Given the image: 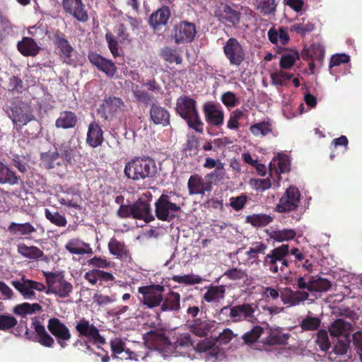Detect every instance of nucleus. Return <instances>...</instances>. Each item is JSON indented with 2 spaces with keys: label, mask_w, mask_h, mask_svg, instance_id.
Instances as JSON below:
<instances>
[{
  "label": "nucleus",
  "mask_w": 362,
  "mask_h": 362,
  "mask_svg": "<svg viewBox=\"0 0 362 362\" xmlns=\"http://www.w3.org/2000/svg\"><path fill=\"white\" fill-rule=\"evenodd\" d=\"M124 175L134 182L151 180L158 173L155 160L149 156H136L128 161L124 169Z\"/></svg>",
  "instance_id": "nucleus-1"
},
{
  "label": "nucleus",
  "mask_w": 362,
  "mask_h": 362,
  "mask_svg": "<svg viewBox=\"0 0 362 362\" xmlns=\"http://www.w3.org/2000/svg\"><path fill=\"white\" fill-rule=\"evenodd\" d=\"M175 111L186 122L189 129L199 134L204 133V124L201 119L194 99L189 95H182L176 100Z\"/></svg>",
  "instance_id": "nucleus-2"
},
{
  "label": "nucleus",
  "mask_w": 362,
  "mask_h": 362,
  "mask_svg": "<svg viewBox=\"0 0 362 362\" xmlns=\"http://www.w3.org/2000/svg\"><path fill=\"white\" fill-rule=\"evenodd\" d=\"M178 194L170 191L168 193H163L154 203V216L159 221L171 222L176 218L182 211L180 204L174 201V197Z\"/></svg>",
  "instance_id": "nucleus-3"
},
{
  "label": "nucleus",
  "mask_w": 362,
  "mask_h": 362,
  "mask_svg": "<svg viewBox=\"0 0 362 362\" xmlns=\"http://www.w3.org/2000/svg\"><path fill=\"white\" fill-rule=\"evenodd\" d=\"M300 196L298 187L293 185L290 186L280 198L275 207V211L280 214L291 213V218L299 221L302 214L300 208Z\"/></svg>",
  "instance_id": "nucleus-4"
},
{
  "label": "nucleus",
  "mask_w": 362,
  "mask_h": 362,
  "mask_svg": "<svg viewBox=\"0 0 362 362\" xmlns=\"http://www.w3.org/2000/svg\"><path fill=\"white\" fill-rule=\"evenodd\" d=\"M293 259L289 256V245L282 244L274 248L267 254L263 260L264 266L268 267L270 272L276 274L280 270L284 272L285 268L289 267Z\"/></svg>",
  "instance_id": "nucleus-5"
},
{
  "label": "nucleus",
  "mask_w": 362,
  "mask_h": 362,
  "mask_svg": "<svg viewBox=\"0 0 362 362\" xmlns=\"http://www.w3.org/2000/svg\"><path fill=\"white\" fill-rule=\"evenodd\" d=\"M48 289L45 290L47 294L53 293L62 298H67L73 291V285L67 281L62 273L44 272Z\"/></svg>",
  "instance_id": "nucleus-6"
},
{
  "label": "nucleus",
  "mask_w": 362,
  "mask_h": 362,
  "mask_svg": "<svg viewBox=\"0 0 362 362\" xmlns=\"http://www.w3.org/2000/svg\"><path fill=\"white\" fill-rule=\"evenodd\" d=\"M257 308V305L255 303H243L234 306L226 305L220 310L219 314L227 315V312L229 310L228 316L233 322L242 321L254 322L256 320L255 313Z\"/></svg>",
  "instance_id": "nucleus-7"
},
{
  "label": "nucleus",
  "mask_w": 362,
  "mask_h": 362,
  "mask_svg": "<svg viewBox=\"0 0 362 362\" xmlns=\"http://www.w3.org/2000/svg\"><path fill=\"white\" fill-rule=\"evenodd\" d=\"M197 33V27L194 23L182 20L173 25L170 38L176 45L189 44L194 40Z\"/></svg>",
  "instance_id": "nucleus-8"
},
{
  "label": "nucleus",
  "mask_w": 362,
  "mask_h": 362,
  "mask_svg": "<svg viewBox=\"0 0 362 362\" xmlns=\"http://www.w3.org/2000/svg\"><path fill=\"white\" fill-rule=\"evenodd\" d=\"M165 288L159 284L140 286L138 293L142 296L141 303L148 308H154L160 306L163 300Z\"/></svg>",
  "instance_id": "nucleus-9"
},
{
  "label": "nucleus",
  "mask_w": 362,
  "mask_h": 362,
  "mask_svg": "<svg viewBox=\"0 0 362 362\" xmlns=\"http://www.w3.org/2000/svg\"><path fill=\"white\" fill-rule=\"evenodd\" d=\"M9 110L8 115L16 125L23 127L35 119L32 107L23 101H13Z\"/></svg>",
  "instance_id": "nucleus-10"
},
{
  "label": "nucleus",
  "mask_w": 362,
  "mask_h": 362,
  "mask_svg": "<svg viewBox=\"0 0 362 362\" xmlns=\"http://www.w3.org/2000/svg\"><path fill=\"white\" fill-rule=\"evenodd\" d=\"M223 51L231 66L239 67L245 60L246 52L236 38H229L223 45Z\"/></svg>",
  "instance_id": "nucleus-11"
},
{
  "label": "nucleus",
  "mask_w": 362,
  "mask_h": 362,
  "mask_svg": "<svg viewBox=\"0 0 362 362\" xmlns=\"http://www.w3.org/2000/svg\"><path fill=\"white\" fill-rule=\"evenodd\" d=\"M124 106V102L120 98L106 96L97 109V112L105 122H110Z\"/></svg>",
  "instance_id": "nucleus-12"
},
{
  "label": "nucleus",
  "mask_w": 362,
  "mask_h": 362,
  "mask_svg": "<svg viewBox=\"0 0 362 362\" xmlns=\"http://www.w3.org/2000/svg\"><path fill=\"white\" fill-rule=\"evenodd\" d=\"M11 284L25 299L28 300L36 299L35 291L42 292L46 290V286L42 283L26 279L25 276L20 281L13 280Z\"/></svg>",
  "instance_id": "nucleus-13"
},
{
  "label": "nucleus",
  "mask_w": 362,
  "mask_h": 362,
  "mask_svg": "<svg viewBox=\"0 0 362 362\" xmlns=\"http://www.w3.org/2000/svg\"><path fill=\"white\" fill-rule=\"evenodd\" d=\"M76 331L79 337H84L93 344L104 345L105 339L100 334L99 329L93 324H90L84 317L80 319L76 325Z\"/></svg>",
  "instance_id": "nucleus-14"
},
{
  "label": "nucleus",
  "mask_w": 362,
  "mask_h": 362,
  "mask_svg": "<svg viewBox=\"0 0 362 362\" xmlns=\"http://www.w3.org/2000/svg\"><path fill=\"white\" fill-rule=\"evenodd\" d=\"M202 110L209 126L220 128L223 124L224 112L219 103L208 101L203 105Z\"/></svg>",
  "instance_id": "nucleus-15"
},
{
  "label": "nucleus",
  "mask_w": 362,
  "mask_h": 362,
  "mask_svg": "<svg viewBox=\"0 0 362 362\" xmlns=\"http://www.w3.org/2000/svg\"><path fill=\"white\" fill-rule=\"evenodd\" d=\"M47 327L50 334L56 338L59 346L62 349L66 348L67 346L66 341L71 338L69 327L57 317L49 318Z\"/></svg>",
  "instance_id": "nucleus-16"
},
{
  "label": "nucleus",
  "mask_w": 362,
  "mask_h": 362,
  "mask_svg": "<svg viewBox=\"0 0 362 362\" xmlns=\"http://www.w3.org/2000/svg\"><path fill=\"white\" fill-rule=\"evenodd\" d=\"M53 42L63 62L69 65L73 64L74 61L71 57L74 48L66 38L65 35L59 30H56L53 33Z\"/></svg>",
  "instance_id": "nucleus-17"
},
{
  "label": "nucleus",
  "mask_w": 362,
  "mask_h": 362,
  "mask_svg": "<svg viewBox=\"0 0 362 362\" xmlns=\"http://www.w3.org/2000/svg\"><path fill=\"white\" fill-rule=\"evenodd\" d=\"M32 325L36 333V338H34L33 334L26 327L25 332L26 339L30 341H37L45 347L52 348L54 345V339L47 332L45 326L41 325L36 319L33 321Z\"/></svg>",
  "instance_id": "nucleus-18"
},
{
  "label": "nucleus",
  "mask_w": 362,
  "mask_h": 362,
  "mask_svg": "<svg viewBox=\"0 0 362 362\" xmlns=\"http://www.w3.org/2000/svg\"><path fill=\"white\" fill-rule=\"evenodd\" d=\"M89 62L97 69L105 73L107 76L112 78L117 73V68L110 59H107L96 52H90L88 55Z\"/></svg>",
  "instance_id": "nucleus-19"
},
{
  "label": "nucleus",
  "mask_w": 362,
  "mask_h": 362,
  "mask_svg": "<svg viewBox=\"0 0 362 362\" xmlns=\"http://www.w3.org/2000/svg\"><path fill=\"white\" fill-rule=\"evenodd\" d=\"M214 16L221 21H225L235 26L240 21V12L233 9L228 4L221 2L214 11Z\"/></svg>",
  "instance_id": "nucleus-20"
},
{
  "label": "nucleus",
  "mask_w": 362,
  "mask_h": 362,
  "mask_svg": "<svg viewBox=\"0 0 362 362\" xmlns=\"http://www.w3.org/2000/svg\"><path fill=\"white\" fill-rule=\"evenodd\" d=\"M170 16V8L163 6L150 15L148 23L153 32L158 33L162 30L163 27L167 25Z\"/></svg>",
  "instance_id": "nucleus-21"
},
{
  "label": "nucleus",
  "mask_w": 362,
  "mask_h": 362,
  "mask_svg": "<svg viewBox=\"0 0 362 362\" xmlns=\"http://www.w3.org/2000/svg\"><path fill=\"white\" fill-rule=\"evenodd\" d=\"M62 6L66 13L74 16L79 22L88 21V14L82 0H63Z\"/></svg>",
  "instance_id": "nucleus-22"
},
{
  "label": "nucleus",
  "mask_w": 362,
  "mask_h": 362,
  "mask_svg": "<svg viewBox=\"0 0 362 362\" xmlns=\"http://www.w3.org/2000/svg\"><path fill=\"white\" fill-rule=\"evenodd\" d=\"M132 215L134 219L143 220L146 223L155 221V216L151 212V204L142 199H139L132 204Z\"/></svg>",
  "instance_id": "nucleus-23"
},
{
  "label": "nucleus",
  "mask_w": 362,
  "mask_h": 362,
  "mask_svg": "<svg viewBox=\"0 0 362 362\" xmlns=\"http://www.w3.org/2000/svg\"><path fill=\"white\" fill-rule=\"evenodd\" d=\"M309 293L305 291H293L291 288L284 287L280 290V298L284 305L290 307L298 305L308 300Z\"/></svg>",
  "instance_id": "nucleus-24"
},
{
  "label": "nucleus",
  "mask_w": 362,
  "mask_h": 362,
  "mask_svg": "<svg viewBox=\"0 0 362 362\" xmlns=\"http://www.w3.org/2000/svg\"><path fill=\"white\" fill-rule=\"evenodd\" d=\"M187 188L189 195H204L206 192L211 190V182L204 181L203 177L198 174H194L188 180Z\"/></svg>",
  "instance_id": "nucleus-25"
},
{
  "label": "nucleus",
  "mask_w": 362,
  "mask_h": 362,
  "mask_svg": "<svg viewBox=\"0 0 362 362\" xmlns=\"http://www.w3.org/2000/svg\"><path fill=\"white\" fill-rule=\"evenodd\" d=\"M150 118L155 124L166 127L170 124V115L169 111L158 104L153 103L150 108Z\"/></svg>",
  "instance_id": "nucleus-26"
},
{
  "label": "nucleus",
  "mask_w": 362,
  "mask_h": 362,
  "mask_svg": "<svg viewBox=\"0 0 362 362\" xmlns=\"http://www.w3.org/2000/svg\"><path fill=\"white\" fill-rule=\"evenodd\" d=\"M103 141V131L100 126L95 121L90 122L87 132V144L92 148H96L101 146Z\"/></svg>",
  "instance_id": "nucleus-27"
},
{
  "label": "nucleus",
  "mask_w": 362,
  "mask_h": 362,
  "mask_svg": "<svg viewBox=\"0 0 362 362\" xmlns=\"http://www.w3.org/2000/svg\"><path fill=\"white\" fill-rule=\"evenodd\" d=\"M17 49L25 57H35L41 49L35 40L29 37H23L21 41H18Z\"/></svg>",
  "instance_id": "nucleus-28"
},
{
  "label": "nucleus",
  "mask_w": 362,
  "mask_h": 362,
  "mask_svg": "<svg viewBox=\"0 0 362 362\" xmlns=\"http://www.w3.org/2000/svg\"><path fill=\"white\" fill-rule=\"evenodd\" d=\"M180 310V295L175 291H170L160 305V312H178Z\"/></svg>",
  "instance_id": "nucleus-29"
},
{
  "label": "nucleus",
  "mask_w": 362,
  "mask_h": 362,
  "mask_svg": "<svg viewBox=\"0 0 362 362\" xmlns=\"http://www.w3.org/2000/svg\"><path fill=\"white\" fill-rule=\"evenodd\" d=\"M108 250L111 255L116 256L121 260L126 261L131 258L130 252L124 242L119 241L115 237L108 243Z\"/></svg>",
  "instance_id": "nucleus-30"
},
{
  "label": "nucleus",
  "mask_w": 362,
  "mask_h": 362,
  "mask_svg": "<svg viewBox=\"0 0 362 362\" xmlns=\"http://www.w3.org/2000/svg\"><path fill=\"white\" fill-rule=\"evenodd\" d=\"M21 181L18 175L8 165L0 161V185H17Z\"/></svg>",
  "instance_id": "nucleus-31"
},
{
  "label": "nucleus",
  "mask_w": 362,
  "mask_h": 362,
  "mask_svg": "<svg viewBox=\"0 0 362 362\" xmlns=\"http://www.w3.org/2000/svg\"><path fill=\"white\" fill-rule=\"evenodd\" d=\"M78 123V117L75 112L65 110L60 112L59 117L55 121V127L58 129L74 128Z\"/></svg>",
  "instance_id": "nucleus-32"
},
{
  "label": "nucleus",
  "mask_w": 362,
  "mask_h": 362,
  "mask_svg": "<svg viewBox=\"0 0 362 362\" xmlns=\"http://www.w3.org/2000/svg\"><path fill=\"white\" fill-rule=\"evenodd\" d=\"M40 159L46 169H54L66 163L56 151L41 153Z\"/></svg>",
  "instance_id": "nucleus-33"
},
{
  "label": "nucleus",
  "mask_w": 362,
  "mask_h": 362,
  "mask_svg": "<svg viewBox=\"0 0 362 362\" xmlns=\"http://www.w3.org/2000/svg\"><path fill=\"white\" fill-rule=\"evenodd\" d=\"M144 339L146 343L155 349H159L168 341V339L164 332L157 329L148 332L145 334Z\"/></svg>",
  "instance_id": "nucleus-34"
},
{
  "label": "nucleus",
  "mask_w": 362,
  "mask_h": 362,
  "mask_svg": "<svg viewBox=\"0 0 362 362\" xmlns=\"http://www.w3.org/2000/svg\"><path fill=\"white\" fill-rule=\"evenodd\" d=\"M352 325L343 319H337L332 323L329 328L331 336L337 338L344 337L346 334H349V330L351 329Z\"/></svg>",
  "instance_id": "nucleus-35"
},
{
  "label": "nucleus",
  "mask_w": 362,
  "mask_h": 362,
  "mask_svg": "<svg viewBox=\"0 0 362 362\" xmlns=\"http://www.w3.org/2000/svg\"><path fill=\"white\" fill-rule=\"evenodd\" d=\"M190 331L196 336L206 337L214 327V323L209 320L196 319L190 325Z\"/></svg>",
  "instance_id": "nucleus-36"
},
{
  "label": "nucleus",
  "mask_w": 362,
  "mask_h": 362,
  "mask_svg": "<svg viewBox=\"0 0 362 362\" xmlns=\"http://www.w3.org/2000/svg\"><path fill=\"white\" fill-rule=\"evenodd\" d=\"M18 252L23 257L30 259L45 260L47 259L42 250L36 246H28L25 244L18 245Z\"/></svg>",
  "instance_id": "nucleus-37"
},
{
  "label": "nucleus",
  "mask_w": 362,
  "mask_h": 362,
  "mask_svg": "<svg viewBox=\"0 0 362 362\" xmlns=\"http://www.w3.org/2000/svg\"><path fill=\"white\" fill-rule=\"evenodd\" d=\"M8 230L14 235L29 236L37 231L36 228L30 223H17L12 222L8 227Z\"/></svg>",
  "instance_id": "nucleus-38"
},
{
  "label": "nucleus",
  "mask_w": 362,
  "mask_h": 362,
  "mask_svg": "<svg viewBox=\"0 0 362 362\" xmlns=\"http://www.w3.org/2000/svg\"><path fill=\"white\" fill-rule=\"evenodd\" d=\"M226 286L224 285L210 286L204 295V300L207 303H218L225 297Z\"/></svg>",
  "instance_id": "nucleus-39"
},
{
  "label": "nucleus",
  "mask_w": 362,
  "mask_h": 362,
  "mask_svg": "<svg viewBox=\"0 0 362 362\" xmlns=\"http://www.w3.org/2000/svg\"><path fill=\"white\" fill-rule=\"evenodd\" d=\"M42 310V306L37 303H29L25 302L18 304L13 308V313L15 315L21 317H25L28 315H33L37 313H40Z\"/></svg>",
  "instance_id": "nucleus-40"
},
{
  "label": "nucleus",
  "mask_w": 362,
  "mask_h": 362,
  "mask_svg": "<svg viewBox=\"0 0 362 362\" xmlns=\"http://www.w3.org/2000/svg\"><path fill=\"white\" fill-rule=\"evenodd\" d=\"M279 0H255V8L264 16L274 15Z\"/></svg>",
  "instance_id": "nucleus-41"
},
{
  "label": "nucleus",
  "mask_w": 362,
  "mask_h": 362,
  "mask_svg": "<svg viewBox=\"0 0 362 362\" xmlns=\"http://www.w3.org/2000/svg\"><path fill=\"white\" fill-rule=\"evenodd\" d=\"M54 148L61 158L66 163H71L74 156L75 148L71 145V141H64L61 144H54Z\"/></svg>",
  "instance_id": "nucleus-42"
},
{
  "label": "nucleus",
  "mask_w": 362,
  "mask_h": 362,
  "mask_svg": "<svg viewBox=\"0 0 362 362\" xmlns=\"http://www.w3.org/2000/svg\"><path fill=\"white\" fill-rule=\"evenodd\" d=\"M273 167L277 168L278 173H285L290 170V161L288 157L284 153H279L273 158L269 164L270 170Z\"/></svg>",
  "instance_id": "nucleus-43"
},
{
  "label": "nucleus",
  "mask_w": 362,
  "mask_h": 362,
  "mask_svg": "<svg viewBox=\"0 0 362 362\" xmlns=\"http://www.w3.org/2000/svg\"><path fill=\"white\" fill-rule=\"evenodd\" d=\"M110 348L114 355H119L122 352L125 351L127 354V358L138 360L136 354L129 349L125 350V342L120 338H115L110 341Z\"/></svg>",
  "instance_id": "nucleus-44"
},
{
  "label": "nucleus",
  "mask_w": 362,
  "mask_h": 362,
  "mask_svg": "<svg viewBox=\"0 0 362 362\" xmlns=\"http://www.w3.org/2000/svg\"><path fill=\"white\" fill-rule=\"evenodd\" d=\"M273 218L265 214L249 215L246 217V221L254 227H264L272 222Z\"/></svg>",
  "instance_id": "nucleus-45"
},
{
  "label": "nucleus",
  "mask_w": 362,
  "mask_h": 362,
  "mask_svg": "<svg viewBox=\"0 0 362 362\" xmlns=\"http://www.w3.org/2000/svg\"><path fill=\"white\" fill-rule=\"evenodd\" d=\"M296 235V232L294 229H277L272 230L269 234L271 239L279 243L293 240Z\"/></svg>",
  "instance_id": "nucleus-46"
},
{
  "label": "nucleus",
  "mask_w": 362,
  "mask_h": 362,
  "mask_svg": "<svg viewBox=\"0 0 362 362\" xmlns=\"http://www.w3.org/2000/svg\"><path fill=\"white\" fill-rule=\"evenodd\" d=\"M250 131L255 136L264 137L272 133V125L268 121H263L251 125Z\"/></svg>",
  "instance_id": "nucleus-47"
},
{
  "label": "nucleus",
  "mask_w": 362,
  "mask_h": 362,
  "mask_svg": "<svg viewBox=\"0 0 362 362\" xmlns=\"http://www.w3.org/2000/svg\"><path fill=\"white\" fill-rule=\"evenodd\" d=\"M203 166L204 168L208 169L216 168L215 170L207 174V177L213 178L214 177L216 176L217 178L219 177L220 180L223 178V173L219 174L218 171L223 170V164L219 160H216L212 158L207 157L205 160V163H204Z\"/></svg>",
  "instance_id": "nucleus-48"
},
{
  "label": "nucleus",
  "mask_w": 362,
  "mask_h": 362,
  "mask_svg": "<svg viewBox=\"0 0 362 362\" xmlns=\"http://www.w3.org/2000/svg\"><path fill=\"white\" fill-rule=\"evenodd\" d=\"M131 90L136 101L137 102L148 105L153 100V96L152 95L149 94L144 90H141L136 84L132 83Z\"/></svg>",
  "instance_id": "nucleus-49"
},
{
  "label": "nucleus",
  "mask_w": 362,
  "mask_h": 362,
  "mask_svg": "<svg viewBox=\"0 0 362 362\" xmlns=\"http://www.w3.org/2000/svg\"><path fill=\"white\" fill-rule=\"evenodd\" d=\"M160 57L169 63L175 62L177 64H180L182 62V57L177 50L170 47H165L160 50Z\"/></svg>",
  "instance_id": "nucleus-50"
},
{
  "label": "nucleus",
  "mask_w": 362,
  "mask_h": 362,
  "mask_svg": "<svg viewBox=\"0 0 362 362\" xmlns=\"http://www.w3.org/2000/svg\"><path fill=\"white\" fill-rule=\"evenodd\" d=\"M45 216L51 223L58 227H65L67 224L66 217L58 211L52 212L49 209H45Z\"/></svg>",
  "instance_id": "nucleus-51"
},
{
  "label": "nucleus",
  "mask_w": 362,
  "mask_h": 362,
  "mask_svg": "<svg viewBox=\"0 0 362 362\" xmlns=\"http://www.w3.org/2000/svg\"><path fill=\"white\" fill-rule=\"evenodd\" d=\"M320 324L319 317L308 315L301 321L300 326L303 331H315L318 329Z\"/></svg>",
  "instance_id": "nucleus-52"
},
{
  "label": "nucleus",
  "mask_w": 362,
  "mask_h": 362,
  "mask_svg": "<svg viewBox=\"0 0 362 362\" xmlns=\"http://www.w3.org/2000/svg\"><path fill=\"white\" fill-rule=\"evenodd\" d=\"M314 28V24L304 18H302V22L296 23L292 25V30L301 35L302 36H304L305 34L312 32Z\"/></svg>",
  "instance_id": "nucleus-53"
},
{
  "label": "nucleus",
  "mask_w": 362,
  "mask_h": 362,
  "mask_svg": "<svg viewBox=\"0 0 362 362\" xmlns=\"http://www.w3.org/2000/svg\"><path fill=\"white\" fill-rule=\"evenodd\" d=\"M332 286L330 281L327 279L319 277L317 279L313 278V284L311 286V292H327Z\"/></svg>",
  "instance_id": "nucleus-54"
},
{
  "label": "nucleus",
  "mask_w": 362,
  "mask_h": 362,
  "mask_svg": "<svg viewBox=\"0 0 362 362\" xmlns=\"http://www.w3.org/2000/svg\"><path fill=\"white\" fill-rule=\"evenodd\" d=\"M263 332V328L259 325L255 326L250 332L245 333L242 339L244 344H249L256 342Z\"/></svg>",
  "instance_id": "nucleus-55"
},
{
  "label": "nucleus",
  "mask_w": 362,
  "mask_h": 362,
  "mask_svg": "<svg viewBox=\"0 0 362 362\" xmlns=\"http://www.w3.org/2000/svg\"><path fill=\"white\" fill-rule=\"evenodd\" d=\"M267 248V245L262 242H255L252 244V247L246 251L245 255L250 259H256L257 254L264 255Z\"/></svg>",
  "instance_id": "nucleus-56"
},
{
  "label": "nucleus",
  "mask_w": 362,
  "mask_h": 362,
  "mask_svg": "<svg viewBox=\"0 0 362 362\" xmlns=\"http://www.w3.org/2000/svg\"><path fill=\"white\" fill-rule=\"evenodd\" d=\"M350 342L349 334H346L344 337L337 338V341L334 346L333 351L337 355H344L346 354Z\"/></svg>",
  "instance_id": "nucleus-57"
},
{
  "label": "nucleus",
  "mask_w": 362,
  "mask_h": 362,
  "mask_svg": "<svg viewBox=\"0 0 362 362\" xmlns=\"http://www.w3.org/2000/svg\"><path fill=\"white\" fill-rule=\"evenodd\" d=\"M290 337L289 334H282L281 332H272L267 338V344L269 345H284L287 343Z\"/></svg>",
  "instance_id": "nucleus-58"
},
{
  "label": "nucleus",
  "mask_w": 362,
  "mask_h": 362,
  "mask_svg": "<svg viewBox=\"0 0 362 362\" xmlns=\"http://www.w3.org/2000/svg\"><path fill=\"white\" fill-rule=\"evenodd\" d=\"M244 115L243 111L240 109L233 110L230 114L229 119L227 122V127L229 129L237 130L240 127L239 120H240Z\"/></svg>",
  "instance_id": "nucleus-59"
},
{
  "label": "nucleus",
  "mask_w": 362,
  "mask_h": 362,
  "mask_svg": "<svg viewBox=\"0 0 362 362\" xmlns=\"http://www.w3.org/2000/svg\"><path fill=\"white\" fill-rule=\"evenodd\" d=\"M80 241L76 239L70 240L66 245L65 249L73 255H85L89 252L83 247L80 246Z\"/></svg>",
  "instance_id": "nucleus-60"
},
{
  "label": "nucleus",
  "mask_w": 362,
  "mask_h": 362,
  "mask_svg": "<svg viewBox=\"0 0 362 362\" xmlns=\"http://www.w3.org/2000/svg\"><path fill=\"white\" fill-rule=\"evenodd\" d=\"M316 343L322 351H328L331 346L328 333L325 329H320L317 333Z\"/></svg>",
  "instance_id": "nucleus-61"
},
{
  "label": "nucleus",
  "mask_w": 362,
  "mask_h": 362,
  "mask_svg": "<svg viewBox=\"0 0 362 362\" xmlns=\"http://www.w3.org/2000/svg\"><path fill=\"white\" fill-rule=\"evenodd\" d=\"M18 324V320L15 317L11 315H0V330L7 331Z\"/></svg>",
  "instance_id": "nucleus-62"
},
{
  "label": "nucleus",
  "mask_w": 362,
  "mask_h": 362,
  "mask_svg": "<svg viewBox=\"0 0 362 362\" xmlns=\"http://www.w3.org/2000/svg\"><path fill=\"white\" fill-rule=\"evenodd\" d=\"M23 89V81L16 76L9 78L8 83V91L12 94L22 93Z\"/></svg>",
  "instance_id": "nucleus-63"
},
{
  "label": "nucleus",
  "mask_w": 362,
  "mask_h": 362,
  "mask_svg": "<svg viewBox=\"0 0 362 362\" xmlns=\"http://www.w3.org/2000/svg\"><path fill=\"white\" fill-rule=\"evenodd\" d=\"M298 59L299 56L298 52H296L294 54H284L281 58L279 66L283 69H289Z\"/></svg>",
  "instance_id": "nucleus-64"
}]
</instances>
